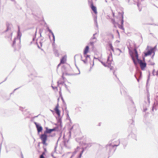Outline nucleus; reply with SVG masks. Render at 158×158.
Returning a JSON list of instances; mask_svg holds the SVG:
<instances>
[{
  "label": "nucleus",
  "mask_w": 158,
  "mask_h": 158,
  "mask_svg": "<svg viewBox=\"0 0 158 158\" xmlns=\"http://www.w3.org/2000/svg\"><path fill=\"white\" fill-rule=\"evenodd\" d=\"M111 37L112 39H114V35L112 34L111 35Z\"/></svg>",
  "instance_id": "obj_64"
},
{
  "label": "nucleus",
  "mask_w": 158,
  "mask_h": 158,
  "mask_svg": "<svg viewBox=\"0 0 158 158\" xmlns=\"http://www.w3.org/2000/svg\"><path fill=\"white\" fill-rule=\"evenodd\" d=\"M61 64V63H60V64H59L58 65H57V68H58V67L60 66V64Z\"/></svg>",
  "instance_id": "obj_62"
},
{
  "label": "nucleus",
  "mask_w": 158,
  "mask_h": 158,
  "mask_svg": "<svg viewBox=\"0 0 158 158\" xmlns=\"http://www.w3.org/2000/svg\"><path fill=\"white\" fill-rule=\"evenodd\" d=\"M151 49L152 50L153 52H155L156 49V46H155L153 48H151Z\"/></svg>",
  "instance_id": "obj_32"
},
{
  "label": "nucleus",
  "mask_w": 158,
  "mask_h": 158,
  "mask_svg": "<svg viewBox=\"0 0 158 158\" xmlns=\"http://www.w3.org/2000/svg\"><path fill=\"white\" fill-rule=\"evenodd\" d=\"M134 121L133 119L130 120L129 121L130 123H131V124H133V123H134Z\"/></svg>",
  "instance_id": "obj_43"
},
{
  "label": "nucleus",
  "mask_w": 158,
  "mask_h": 158,
  "mask_svg": "<svg viewBox=\"0 0 158 158\" xmlns=\"http://www.w3.org/2000/svg\"><path fill=\"white\" fill-rule=\"evenodd\" d=\"M134 76L135 77V78L137 79V80L138 82H139V79H138V78H137V77H136V76L135 74L134 75Z\"/></svg>",
  "instance_id": "obj_51"
},
{
  "label": "nucleus",
  "mask_w": 158,
  "mask_h": 158,
  "mask_svg": "<svg viewBox=\"0 0 158 158\" xmlns=\"http://www.w3.org/2000/svg\"><path fill=\"white\" fill-rule=\"evenodd\" d=\"M64 85L67 90L68 91L69 93H70V91L68 89V86L65 84H64Z\"/></svg>",
  "instance_id": "obj_34"
},
{
  "label": "nucleus",
  "mask_w": 158,
  "mask_h": 158,
  "mask_svg": "<svg viewBox=\"0 0 158 158\" xmlns=\"http://www.w3.org/2000/svg\"><path fill=\"white\" fill-rule=\"evenodd\" d=\"M120 142L123 144L124 143H126V140L125 139H122L120 141H114V140H112L109 141L108 143L106 145V148L110 156L112 155L114 153L116 150V147L119 145Z\"/></svg>",
  "instance_id": "obj_1"
},
{
  "label": "nucleus",
  "mask_w": 158,
  "mask_h": 158,
  "mask_svg": "<svg viewBox=\"0 0 158 158\" xmlns=\"http://www.w3.org/2000/svg\"><path fill=\"white\" fill-rule=\"evenodd\" d=\"M146 24L153 25L154 26H158V24H155L154 23H146Z\"/></svg>",
  "instance_id": "obj_35"
},
{
  "label": "nucleus",
  "mask_w": 158,
  "mask_h": 158,
  "mask_svg": "<svg viewBox=\"0 0 158 158\" xmlns=\"http://www.w3.org/2000/svg\"><path fill=\"white\" fill-rule=\"evenodd\" d=\"M23 108L22 107H20L19 110L22 111H23Z\"/></svg>",
  "instance_id": "obj_56"
},
{
  "label": "nucleus",
  "mask_w": 158,
  "mask_h": 158,
  "mask_svg": "<svg viewBox=\"0 0 158 158\" xmlns=\"http://www.w3.org/2000/svg\"><path fill=\"white\" fill-rule=\"evenodd\" d=\"M21 158H23V155L22 152H21Z\"/></svg>",
  "instance_id": "obj_61"
},
{
  "label": "nucleus",
  "mask_w": 158,
  "mask_h": 158,
  "mask_svg": "<svg viewBox=\"0 0 158 158\" xmlns=\"http://www.w3.org/2000/svg\"><path fill=\"white\" fill-rule=\"evenodd\" d=\"M40 138L42 140V143L45 145H47V143H46L48 138L47 134L44 132V134L41 135L40 136Z\"/></svg>",
  "instance_id": "obj_8"
},
{
  "label": "nucleus",
  "mask_w": 158,
  "mask_h": 158,
  "mask_svg": "<svg viewBox=\"0 0 158 158\" xmlns=\"http://www.w3.org/2000/svg\"><path fill=\"white\" fill-rule=\"evenodd\" d=\"M112 60V54L111 52H110V55H109L108 57L107 61V63L108 64L107 67L110 68V70L113 69L114 67L111 66V61Z\"/></svg>",
  "instance_id": "obj_7"
},
{
  "label": "nucleus",
  "mask_w": 158,
  "mask_h": 158,
  "mask_svg": "<svg viewBox=\"0 0 158 158\" xmlns=\"http://www.w3.org/2000/svg\"><path fill=\"white\" fill-rule=\"evenodd\" d=\"M150 75V72H149V74H148V79H147V84L148 83V81L149 80Z\"/></svg>",
  "instance_id": "obj_36"
},
{
  "label": "nucleus",
  "mask_w": 158,
  "mask_h": 158,
  "mask_svg": "<svg viewBox=\"0 0 158 158\" xmlns=\"http://www.w3.org/2000/svg\"><path fill=\"white\" fill-rule=\"evenodd\" d=\"M61 98V99L63 102V103L64 104H65V102H64V99L63 97L62 96H61V97H60Z\"/></svg>",
  "instance_id": "obj_40"
},
{
  "label": "nucleus",
  "mask_w": 158,
  "mask_h": 158,
  "mask_svg": "<svg viewBox=\"0 0 158 158\" xmlns=\"http://www.w3.org/2000/svg\"><path fill=\"white\" fill-rule=\"evenodd\" d=\"M64 73L62 72V79L63 80H64L65 78L64 77Z\"/></svg>",
  "instance_id": "obj_50"
},
{
  "label": "nucleus",
  "mask_w": 158,
  "mask_h": 158,
  "mask_svg": "<svg viewBox=\"0 0 158 158\" xmlns=\"http://www.w3.org/2000/svg\"><path fill=\"white\" fill-rule=\"evenodd\" d=\"M52 88H53V89H56L57 88V87L56 86V87H53V86H52Z\"/></svg>",
  "instance_id": "obj_55"
},
{
  "label": "nucleus",
  "mask_w": 158,
  "mask_h": 158,
  "mask_svg": "<svg viewBox=\"0 0 158 158\" xmlns=\"http://www.w3.org/2000/svg\"><path fill=\"white\" fill-rule=\"evenodd\" d=\"M133 52H134V54L135 55L137 62L140 64L143 61L142 60L139 58V55L137 49L135 48L133 50Z\"/></svg>",
  "instance_id": "obj_11"
},
{
  "label": "nucleus",
  "mask_w": 158,
  "mask_h": 158,
  "mask_svg": "<svg viewBox=\"0 0 158 158\" xmlns=\"http://www.w3.org/2000/svg\"><path fill=\"white\" fill-rule=\"evenodd\" d=\"M64 74H65L66 75H71V74H69L67 73V72H64Z\"/></svg>",
  "instance_id": "obj_48"
},
{
  "label": "nucleus",
  "mask_w": 158,
  "mask_h": 158,
  "mask_svg": "<svg viewBox=\"0 0 158 158\" xmlns=\"http://www.w3.org/2000/svg\"><path fill=\"white\" fill-rule=\"evenodd\" d=\"M34 123L35 125L38 133H39L43 131V128L41 125L39 123H37L35 122H34Z\"/></svg>",
  "instance_id": "obj_10"
},
{
  "label": "nucleus",
  "mask_w": 158,
  "mask_h": 158,
  "mask_svg": "<svg viewBox=\"0 0 158 158\" xmlns=\"http://www.w3.org/2000/svg\"><path fill=\"white\" fill-rule=\"evenodd\" d=\"M155 72V69H153L152 71V74L153 76H154L155 75V74H154Z\"/></svg>",
  "instance_id": "obj_49"
},
{
  "label": "nucleus",
  "mask_w": 158,
  "mask_h": 158,
  "mask_svg": "<svg viewBox=\"0 0 158 158\" xmlns=\"http://www.w3.org/2000/svg\"><path fill=\"white\" fill-rule=\"evenodd\" d=\"M59 108V104H57L56 105L55 108L54 109V110L56 113V114L58 115L59 117L60 116V112L59 110L58 109Z\"/></svg>",
  "instance_id": "obj_14"
},
{
  "label": "nucleus",
  "mask_w": 158,
  "mask_h": 158,
  "mask_svg": "<svg viewBox=\"0 0 158 158\" xmlns=\"http://www.w3.org/2000/svg\"><path fill=\"white\" fill-rule=\"evenodd\" d=\"M94 43L93 42H90V45L93 47L94 46Z\"/></svg>",
  "instance_id": "obj_46"
},
{
  "label": "nucleus",
  "mask_w": 158,
  "mask_h": 158,
  "mask_svg": "<svg viewBox=\"0 0 158 158\" xmlns=\"http://www.w3.org/2000/svg\"><path fill=\"white\" fill-rule=\"evenodd\" d=\"M96 33L94 34L93 35V37L91 38V39H96V38L95 37V35L96 34Z\"/></svg>",
  "instance_id": "obj_44"
},
{
  "label": "nucleus",
  "mask_w": 158,
  "mask_h": 158,
  "mask_svg": "<svg viewBox=\"0 0 158 158\" xmlns=\"http://www.w3.org/2000/svg\"><path fill=\"white\" fill-rule=\"evenodd\" d=\"M89 2L90 3V7L92 10L93 11L95 14L97 15V10L96 7L94 5V4L92 1H89ZM97 15H95L94 16V19L95 24L97 27H98V22L97 21Z\"/></svg>",
  "instance_id": "obj_5"
},
{
  "label": "nucleus",
  "mask_w": 158,
  "mask_h": 158,
  "mask_svg": "<svg viewBox=\"0 0 158 158\" xmlns=\"http://www.w3.org/2000/svg\"><path fill=\"white\" fill-rule=\"evenodd\" d=\"M27 4L28 7L31 10L33 14H35L36 10L39 9L37 3L34 1H30L28 2Z\"/></svg>",
  "instance_id": "obj_3"
},
{
  "label": "nucleus",
  "mask_w": 158,
  "mask_h": 158,
  "mask_svg": "<svg viewBox=\"0 0 158 158\" xmlns=\"http://www.w3.org/2000/svg\"><path fill=\"white\" fill-rule=\"evenodd\" d=\"M59 93L60 97H61V96H62L60 90L59 91Z\"/></svg>",
  "instance_id": "obj_52"
},
{
  "label": "nucleus",
  "mask_w": 158,
  "mask_h": 158,
  "mask_svg": "<svg viewBox=\"0 0 158 158\" xmlns=\"http://www.w3.org/2000/svg\"><path fill=\"white\" fill-rule=\"evenodd\" d=\"M140 65L141 70H144L147 64L145 61L144 62H142L140 64Z\"/></svg>",
  "instance_id": "obj_15"
},
{
  "label": "nucleus",
  "mask_w": 158,
  "mask_h": 158,
  "mask_svg": "<svg viewBox=\"0 0 158 158\" xmlns=\"http://www.w3.org/2000/svg\"><path fill=\"white\" fill-rule=\"evenodd\" d=\"M83 152H84V150H83V151L81 152L80 153L78 157L77 158H81V155Z\"/></svg>",
  "instance_id": "obj_38"
},
{
  "label": "nucleus",
  "mask_w": 158,
  "mask_h": 158,
  "mask_svg": "<svg viewBox=\"0 0 158 158\" xmlns=\"http://www.w3.org/2000/svg\"><path fill=\"white\" fill-rule=\"evenodd\" d=\"M63 138L64 139V135ZM68 140H65V139H64V141H63V144L64 145L66 148H69V147L67 146V143H68Z\"/></svg>",
  "instance_id": "obj_25"
},
{
  "label": "nucleus",
  "mask_w": 158,
  "mask_h": 158,
  "mask_svg": "<svg viewBox=\"0 0 158 158\" xmlns=\"http://www.w3.org/2000/svg\"><path fill=\"white\" fill-rule=\"evenodd\" d=\"M53 52L55 55L56 56H59V54L58 52V51L56 48H54L53 49Z\"/></svg>",
  "instance_id": "obj_27"
},
{
  "label": "nucleus",
  "mask_w": 158,
  "mask_h": 158,
  "mask_svg": "<svg viewBox=\"0 0 158 158\" xmlns=\"http://www.w3.org/2000/svg\"><path fill=\"white\" fill-rule=\"evenodd\" d=\"M121 94L122 95L125 96L126 95V92L125 90V89L123 87H122L120 89Z\"/></svg>",
  "instance_id": "obj_21"
},
{
  "label": "nucleus",
  "mask_w": 158,
  "mask_h": 158,
  "mask_svg": "<svg viewBox=\"0 0 158 158\" xmlns=\"http://www.w3.org/2000/svg\"><path fill=\"white\" fill-rule=\"evenodd\" d=\"M57 83L58 86H59L60 85V84H61L62 85H64V81H60V80H59L57 82Z\"/></svg>",
  "instance_id": "obj_29"
},
{
  "label": "nucleus",
  "mask_w": 158,
  "mask_h": 158,
  "mask_svg": "<svg viewBox=\"0 0 158 158\" xmlns=\"http://www.w3.org/2000/svg\"><path fill=\"white\" fill-rule=\"evenodd\" d=\"M57 123L59 124L57 126L59 127L60 128V129H61L62 127V121L61 118H58V119L57 120Z\"/></svg>",
  "instance_id": "obj_18"
},
{
  "label": "nucleus",
  "mask_w": 158,
  "mask_h": 158,
  "mask_svg": "<svg viewBox=\"0 0 158 158\" xmlns=\"http://www.w3.org/2000/svg\"><path fill=\"white\" fill-rule=\"evenodd\" d=\"M17 37L15 38L13 40L12 46L14 48L15 51L19 50L20 48V44L22 33L20 31L19 27L18 26Z\"/></svg>",
  "instance_id": "obj_2"
},
{
  "label": "nucleus",
  "mask_w": 158,
  "mask_h": 158,
  "mask_svg": "<svg viewBox=\"0 0 158 158\" xmlns=\"http://www.w3.org/2000/svg\"><path fill=\"white\" fill-rule=\"evenodd\" d=\"M7 77H6L5 79V80H4V81H2V82H1L0 83V84H2V83L3 82H5V81H6L7 80Z\"/></svg>",
  "instance_id": "obj_53"
},
{
  "label": "nucleus",
  "mask_w": 158,
  "mask_h": 158,
  "mask_svg": "<svg viewBox=\"0 0 158 158\" xmlns=\"http://www.w3.org/2000/svg\"><path fill=\"white\" fill-rule=\"evenodd\" d=\"M153 52L152 50L150 48L148 49L147 52H145L144 53V56H148L151 55L152 53Z\"/></svg>",
  "instance_id": "obj_16"
},
{
  "label": "nucleus",
  "mask_w": 158,
  "mask_h": 158,
  "mask_svg": "<svg viewBox=\"0 0 158 158\" xmlns=\"http://www.w3.org/2000/svg\"><path fill=\"white\" fill-rule=\"evenodd\" d=\"M156 75L158 76V70L156 72Z\"/></svg>",
  "instance_id": "obj_63"
},
{
  "label": "nucleus",
  "mask_w": 158,
  "mask_h": 158,
  "mask_svg": "<svg viewBox=\"0 0 158 158\" xmlns=\"http://www.w3.org/2000/svg\"><path fill=\"white\" fill-rule=\"evenodd\" d=\"M47 30L52 35V37H53V41H54H54H55V35H54V33H53V32H52V31H51V30H50L48 27H47Z\"/></svg>",
  "instance_id": "obj_19"
},
{
  "label": "nucleus",
  "mask_w": 158,
  "mask_h": 158,
  "mask_svg": "<svg viewBox=\"0 0 158 158\" xmlns=\"http://www.w3.org/2000/svg\"><path fill=\"white\" fill-rule=\"evenodd\" d=\"M99 61L105 67H106L108 65L106 64L105 63L101 60H99Z\"/></svg>",
  "instance_id": "obj_33"
},
{
  "label": "nucleus",
  "mask_w": 158,
  "mask_h": 158,
  "mask_svg": "<svg viewBox=\"0 0 158 158\" xmlns=\"http://www.w3.org/2000/svg\"><path fill=\"white\" fill-rule=\"evenodd\" d=\"M89 47L88 46H86L85 48H84L83 54L84 55H85V54H86L89 52Z\"/></svg>",
  "instance_id": "obj_17"
},
{
  "label": "nucleus",
  "mask_w": 158,
  "mask_h": 158,
  "mask_svg": "<svg viewBox=\"0 0 158 158\" xmlns=\"http://www.w3.org/2000/svg\"><path fill=\"white\" fill-rule=\"evenodd\" d=\"M117 50H118L120 53L122 52L121 50L118 48H117Z\"/></svg>",
  "instance_id": "obj_59"
},
{
  "label": "nucleus",
  "mask_w": 158,
  "mask_h": 158,
  "mask_svg": "<svg viewBox=\"0 0 158 158\" xmlns=\"http://www.w3.org/2000/svg\"><path fill=\"white\" fill-rule=\"evenodd\" d=\"M158 109V93L156 94L155 98V101L152 106V110H156Z\"/></svg>",
  "instance_id": "obj_6"
},
{
  "label": "nucleus",
  "mask_w": 158,
  "mask_h": 158,
  "mask_svg": "<svg viewBox=\"0 0 158 158\" xmlns=\"http://www.w3.org/2000/svg\"><path fill=\"white\" fill-rule=\"evenodd\" d=\"M25 60L26 61V63H24L25 64H26L29 65V64H30L29 61H28V60Z\"/></svg>",
  "instance_id": "obj_37"
},
{
  "label": "nucleus",
  "mask_w": 158,
  "mask_h": 158,
  "mask_svg": "<svg viewBox=\"0 0 158 158\" xmlns=\"http://www.w3.org/2000/svg\"><path fill=\"white\" fill-rule=\"evenodd\" d=\"M51 129L52 132L55 131H60L61 130V129H60V128L59 127H57V126L56 127L53 128Z\"/></svg>",
  "instance_id": "obj_26"
},
{
  "label": "nucleus",
  "mask_w": 158,
  "mask_h": 158,
  "mask_svg": "<svg viewBox=\"0 0 158 158\" xmlns=\"http://www.w3.org/2000/svg\"><path fill=\"white\" fill-rule=\"evenodd\" d=\"M46 130L44 131V132L46 134H50L52 131L51 129H49L48 127H45Z\"/></svg>",
  "instance_id": "obj_23"
},
{
  "label": "nucleus",
  "mask_w": 158,
  "mask_h": 158,
  "mask_svg": "<svg viewBox=\"0 0 158 158\" xmlns=\"http://www.w3.org/2000/svg\"><path fill=\"white\" fill-rule=\"evenodd\" d=\"M116 32L117 33V34H118V35L119 36V32L118 30H116Z\"/></svg>",
  "instance_id": "obj_60"
},
{
  "label": "nucleus",
  "mask_w": 158,
  "mask_h": 158,
  "mask_svg": "<svg viewBox=\"0 0 158 158\" xmlns=\"http://www.w3.org/2000/svg\"><path fill=\"white\" fill-rule=\"evenodd\" d=\"M6 29L5 31V32H8L10 34V35L8 37H11L13 32L12 31V25L11 24L7 23L6 24Z\"/></svg>",
  "instance_id": "obj_9"
},
{
  "label": "nucleus",
  "mask_w": 158,
  "mask_h": 158,
  "mask_svg": "<svg viewBox=\"0 0 158 158\" xmlns=\"http://www.w3.org/2000/svg\"><path fill=\"white\" fill-rule=\"evenodd\" d=\"M155 63L154 62H151L150 64L149 65H154L155 64Z\"/></svg>",
  "instance_id": "obj_54"
},
{
  "label": "nucleus",
  "mask_w": 158,
  "mask_h": 158,
  "mask_svg": "<svg viewBox=\"0 0 158 158\" xmlns=\"http://www.w3.org/2000/svg\"><path fill=\"white\" fill-rule=\"evenodd\" d=\"M79 148V147H77V149H75V151L73 152L70 158H72V157L74 156V155L76 154L77 152V149Z\"/></svg>",
  "instance_id": "obj_28"
},
{
  "label": "nucleus",
  "mask_w": 158,
  "mask_h": 158,
  "mask_svg": "<svg viewBox=\"0 0 158 158\" xmlns=\"http://www.w3.org/2000/svg\"><path fill=\"white\" fill-rule=\"evenodd\" d=\"M75 65H76V67H77V69H78V71H79V73H78V74H74V75H77V74H80V70H79V69H78V67H77V66L76 65V64H75Z\"/></svg>",
  "instance_id": "obj_47"
},
{
  "label": "nucleus",
  "mask_w": 158,
  "mask_h": 158,
  "mask_svg": "<svg viewBox=\"0 0 158 158\" xmlns=\"http://www.w3.org/2000/svg\"><path fill=\"white\" fill-rule=\"evenodd\" d=\"M130 55H131V59L134 62V64L136 66L137 65V62H136V61L135 59L134 58L133 56V53L132 52H131V53H130Z\"/></svg>",
  "instance_id": "obj_22"
},
{
  "label": "nucleus",
  "mask_w": 158,
  "mask_h": 158,
  "mask_svg": "<svg viewBox=\"0 0 158 158\" xmlns=\"http://www.w3.org/2000/svg\"><path fill=\"white\" fill-rule=\"evenodd\" d=\"M121 25H119L118 26L121 29L124 30V28L123 27V13H121Z\"/></svg>",
  "instance_id": "obj_13"
},
{
  "label": "nucleus",
  "mask_w": 158,
  "mask_h": 158,
  "mask_svg": "<svg viewBox=\"0 0 158 158\" xmlns=\"http://www.w3.org/2000/svg\"><path fill=\"white\" fill-rule=\"evenodd\" d=\"M83 143V146H86L85 147H83L82 148V151H81V152L83 151V150H84H84L86 149L87 148H89L90 147L93 145V143Z\"/></svg>",
  "instance_id": "obj_12"
},
{
  "label": "nucleus",
  "mask_w": 158,
  "mask_h": 158,
  "mask_svg": "<svg viewBox=\"0 0 158 158\" xmlns=\"http://www.w3.org/2000/svg\"><path fill=\"white\" fill-rule=\"evenodd\" d=\"M84 56L85 58V59H87L88 58H90V56L89 55L85 54V55H84Z\"/></svg>",
  "instance_id": "obj_39"
},
{
  "label": "nucleus",
  "mask_w": 158,
  "mask_h": 158,
  "mask_svg": "<svg viewBox=\"0 0 158 158\" xmlns=\"http://www.w3.org/2000/svg\"><path fill=\"white\" fill-rule=\"evenodd\" d=\"M20 88V87H18L17 88H16L14 90V91L13 92H14L15 90H16L18 89H19Z\"/></svg>",
  "instance_id": "obj_57"
},
{
  "label": "nucleus",
  "mask_w": 158,
  "mask_h": 158,
  "mask_svg": "<svg viewBox=\"0 0 158 158\" xmlns=\"http://www.w3.org/2000/svg\"><path fill=\"white\" fill-rule=\"evenodd\" d=\"M66 61V56H64L62 57L61 59H60V62L62 64L64 63Z\"/></svg>",
  "instance_id": "obj_24"
},
{
  "label": "nucleus",
  "mask_w": 158,
  "mask_h": 158,
  "mask_svg": "<svg viewBox=\"0 0 158 158\" xmlns=\"http://www.w3.org/2000/svg\"><path fill=\"white\" fill-rule=\"evenodd\" d=\"M111 23L114 24H115V22L114 19H112L111 20Z\"/></svg>",
  "instance_id": "obj_42"
},
{
  "label": "nucleus",
  "mask_w": 158,
  "mask_h": 158,
  "mask_svg": "<svg viewBox=\"0 0 158 158\" xmlns=\"http://www.w3.org/2000/svg\"><path fill=\"white\" fill-rule=\"evenodd\" d=\"M81 60L82 61L84 62V63L85 64L87 62V59H85L84 60Z\"/></svg>",
  "instance_id": "obj_45"
},
{
  "label": "nucleus",
  "mask_w": 158,
  "mask_h": 158,
  "mask_svg": "<svg viewBox=\"0 0 158 158\" xmlns=\"http://www.w3.org/2000/svg\"><path fill=\"white\" fill-rule=\"evenodd\" d=\"M68 67H69V65H64L62 67V71L64 73V72H66L68 71L67 69Z\"/></svg>",
  "instance_id": "obj_20"
},
{
  "label": "nucleus",
  "mask_w": 158,
  "mask_h": 158,
  "mask_svg": "<svg viewBox=\"0 0 158 158\" xmlns=\"http://www.w3.org/2000/svg\"><path fill=\"white\" fill-rule=\"evenodd\" d=\"M40 45H41V46H42V41H40Z\"/></svg>",
  "instance_id": "obj_58"
},
{
  "label": "nucleus",
  "mask_w": 158,
  "mask_h": 158,
  "mask_svg": "<svg viewBox=\"0 0 158 158\" xmlns=\"http://www.w3.org/2000/svg\"><path fill=\"white\" fill-rule=\"evenodd\" d=\"M109 46L111 50L113 52H114V49L111 44H109Z\"/></svg>",
  "instance_id": "obj_30"
},
{
  "label": "nucleus",
  "mask_w": 158,
  "mask_h": 158,
  "mask_svg": "<svg viewBox=\"0 0 158 158\" xmlns=\"http://www.w3.org/2000/svg\"><path fill=\"white\" fill-rule=\"evenodd\" d=\"M149 93L148 94L147 96V100H145V105H143V112L144 113L143 114L144 115V116L145 117L148 116V114H149V113L147 112L146 111L148 110V107L149 106L150 103V100L149 98Z\"/></svg>",
  "instance_id": "obj_4"
},
{
  "label": "nucleus",
  "mask_w": 158,
  "mask_h": 158,
  "mask_svg": "<svg viewBox=\"0 0 158 158\" xmlns=\"http://www.w3.org/2000/svg\"><path fill=\"white\" fill-rule=\"evenodd\" d=\"M35 37L36 36H34V37H33V39H32V41L31 42H30V44H32L33 41L35 40Z\"/></svg>",
  "instance_id": "obj_41"
},
{
  "label": "nucleus",
  "mask_w": 158,
  "mask_h": 158,
  "mask_svg": "<svg viewBox=\"0 0 158 158\" xmlns=\"http://www.w3.org/2000/svg\"><path fill=\"white\" fill-rule=\"evenodd\" d=\"M74 126H75L74 125H73V126H72L71 127V128L70 129V130H69V132L70 135H71V132L72 131V130H73V128L74 127Z\"/></svg>",
  "instance_id": "obj_31"
}]
</instances>
